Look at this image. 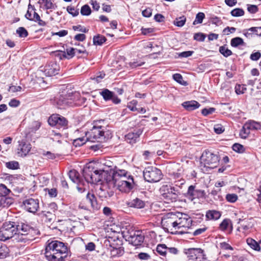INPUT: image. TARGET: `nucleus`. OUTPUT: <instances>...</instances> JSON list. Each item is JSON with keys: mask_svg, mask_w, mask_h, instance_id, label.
Segmentation results:
<instances>
[{"mask_svg": "<svg viewBox=\"0 0 261 261\" xmlns=\"http://www.w3.org/2000/svg\"><path fill=\"white\" fill-rule=\"evenodd\" d=\"M102 170L95 169L90 163L87 164L83 170V175L88 183L97 184L102 180Z\"/></svg>", "mask_w": 261, "mask_h": 261, "instance_id": "nucleus-6", "label": "nucleus"}, {"mask_svg": "<svg viewBox=\"0 0 261 261\" xmlns=\"http://www.w3.org/2000/svg\"><path fill=\"white\" fill-rule=\"evenodd\" d=\"M67 11L73 16H76L79 13V10L76 9L74 7L72 6H68L67 7Z\"/></svg>", "mask_w": 261, "mask_h": 261, "instance_id": "nucleus-53", "label": "nucleus"}, {"mask_svg": "<svg viewBox=\"0 0 261 261\" xmlns=\"http://www.w3.org/2000/svg\"><path fill=\"white\" fill-rule=\"evenodd\" d=\"M182 106L187 111H191L198 109L200 105L195 100L186 101L181 104Z\"/></svg>", "mask_w": 261, "mask_h": 261, "instance_id": "nucleus-22", "label": "nucleus"}, {"mask_svg": "<svg viewBox=\"0 0 261 261\" xmlns=\"http://www.w3.org/2000/svg\"><path fill=\"white\" fill-rule=\"evenodd\" d=\"M142 131L141 129H138L136 132H130L125 136V141L129 143L133 144L138 140Z\"/></svg>", "mask_w": 261, "mask_h": 261, "instance_id": "nucleus-20", "label": "nucleus"}, {"mask_svg": "<svg viewBox=\"0 0 261 261\" xmlns=\"http://www.w3.org/2000/svg\"><path fill=\"white\" fill-rule=\"evenodd\" d=\"M9 252V249L7 246H0V258L6 257Z\"/></svg>", "mask_w": 261, "mask_h": 261, "instance_id": "nucleus-42", "label": "nucleus"}, {"mask_svg": "<svg viewBox=\"0 0 261 261\" xmlns=\"http://www.w3.org/2000/svg\"><path fill=\"white\" fill-rule=\"evenodd\" d=\"M127 205L131 207L136 208H142L145 205V202L141 199L136 197L127 202Z\"/></svg>", "mask_w": 261, "mask_h": 261, "instance_id": "nucleus-21", "label": "nucleus"}, {"mask_svg": "<svg viewBox=\"0 0 261 261\" xmlns=\"http://www.w3.org/2000/svg\"><path fill=\"white\" fill-rule=\"evenodd\" d=\"M250 130L248 124L245 123L240 132V136L243 139L247 138L250 133Z\"/></svg>", "mask_w": 261, "mask_h": 261, "instance_id": "nucleus-32", "label": "nucleus"}, {"mask_svg": "<svg viewBox=\"0 0 261 261\" xmlns=\"http://www.w3.org/2000/svg\"><path fill=\"white\" fill-rule=\"evenodd\" d=\"M99 94L101 95L105 101L111 100L115 104L120 103L121 99L119 98L115 93L108 89H103L99 92Z\"/></svg>", "mask_w": 261, "mask_h": 261, "instance_id": "nucleus-18", "label": "nucleus"}, {"mask_svg": "<svg viewBox=\"0 0 261 261\" xmlns=\"http://www.w3.org/2000/svg\"><path fill=\"white\" fill-rule=\"evenodd\" d=\"M106 40V38L100 34L94 36L93 39V44L95 45H101Z\"/></svg>", "mask_w": 261, "mask_h": 261, "instance_id": "nucleus-28", "label": "nucleus"}, {"mask_svg": "<svg viewBox=\"0 0 261 261\" xmlns=\"http://www.w3.org/2000/svg\"><path fill=\"white\" fill-rule=\"evenodd\" d=\"M16 33L19 37L25 38L28 36L27 30L23 27H19L16 30Z\"/></svg>", "mask_w": 261, "mask_h": 261, "instance_id": "nucleus-41", "label": "nucleus"}, {"mask_svg": "<svg viewBox=\"0 0 261 261\" xmlns=\"http://www.w3.org/2000/svg\"><path fill=\"white\" fill-rule=\"evenodd\" d=\"M204 17L205 14L203 13L199 12L197 14L195 19L194 21L193 24L194 25H196V24L198 23H201Z\"/></svg>", "mask_w": 261, "mask_h": 261, "instance_id": "nucleus-44", "label": "nucleus"}, {"mask_svg": "<svg viewBox=\"0 0 261 261\" xmlns=\"http://www.w3.org/2000/svg\"><path fill=\"white\" fill-rule=\"evenodd\" d=\"M91 13L90 7L88 5H85L82 7L81 9V13L83 15L88 16Z\"/></svg>", "mask_w": 261, "mask_h": 261, "instance_id": "nucleus-45", "label": "nucleus"}, {"mask_svg": "<svg viewBox=\"0 0 261 261\" xmlns=\"http://www.w3.org/2000/svg\"><path fill=\"white\" fill-rule=\"evenodd\" d=\"M86 100V98L82 97L78 92L60 95L55 99L57 105L60 109L65 108L68 106H80L84 103Z\"/></svg>", "mask_w": 261, "mask_h": 261, "instance_id": "nucleus-3", "label": "nucleus"}, {"mask_svg": "<svg viewBox=\"0 0 261 261\" xmlns=\"http://www.w3.org/2000/svg\"><path fill=\"white\" fill-rule=\"evenodd\" d=\"M86 200L90 203L91 207L94 209L99 208L95 196L93 194L88 193L86 196Z\"/></svg>", "mask_w": 261, "mask_h": 261, "instance_id": "nucleus-26", "label": "nucleus"}, {"mask_svg": "<svg viewBox=\"0 0 261 261\" xmlns=\"http://www.w3.org/2000/svg\"><path fill=\"white\" fill-rule=\"evenodd\" d=\"M261 57V54L259 51H257L251 54L250 58L252 61H257Z\"/></svg>", "mask_w": 261, "mask_h": 261, "instance_id": "nucleus-63", "label": "nucleus"}, {"mask_svg": "<svg viewBox=\"0 0 261 261\" xmlns=\"http://www.w3.org/2000/svg\"><path fill=\"white\" fill-rule=\"evenodd\" d=\"M101 122V121L95 122L92 129L86 133L89 141L104 142L110 137V133L107 130L106 127L99 124Z\"/></svg>", "mask_w": 261, "mask_h": 261, "instance_id": "nucleus-4", "label": "nucleus"}, {"mask_svg": "<svg viewBox=\"0 0 261 261\" xmlns=\"http://www.w3.org/2000/svg\"><path fill=\"white\" fill-rule=\"evenodd\" d=\"M70 179L74 183L79 184L81 182L79 173L75 170H71L68 173Z\"/></svg>", "mask_w": 261, "mask_h": 261, "instance_id": "nucleus-27", "label": "nucleus"}, {"mask_svg": "<svg viewBox=\"0 0 261 261\" xmlns=\"http://www.w3.org/2000/svg\"><path fill=\"white\" fill-rule=\"evenodd\" d=\"M87 141H88V139H87V136H86V138L85 137L79 138L74 140L73 144L76 147L81 146L84 145Z\"/></svg>", "mask_w": 261, "mask_h": 261, "instance_id": "nucleus-40", "label": "nucleus"}, {"mask_svg": "<svg viewBox=\"0 0 261 261\" xmlns=\"http://www.w3.org/2000/svg\"><path fill=\"white\" fill-rule=\"evenodd\" d=\"M134 184L133 176L128 175V179L127 180H118L116 186L117 187L120 191L127 193L133 189Z\"/></svg>", "mask_w": 261, "mask_h": 261, "instance_id": "nucleus-14", "label": "nucleus"}, {"mask_svg": "<svg viewBox=\"0 0 261 261\" xmlns=\"http://www.w3.org/2000/svg\"><path fill=\"white\" fill-rule=\"evenodd\" d=\"M184 252L187 255L189 260L193 261H205L207 259L204 250L201 248H191L185 249Z\"/></svg>", "mask_w": 261, "mask_h": 261, "instance_id": "nucleus-11", "label": "nucleus"}, {"mask_svg": "<svg viewBox=\"0 0 261 261\" xmlns=\"http://www.w3.org/2000/svg\"><path fill=\"white\" fill-rule=\"evenodd\" d=\"M220 158L218 154L209 150H205L200 158V162L207 168L214 169L219 164Z\"/></svg>", "mask_w": 261, "mask_h": 261, "instance_id": "nucleus-8", "label": "nucleus"}, {"mask_svg": "<svg viewBox=\"0 0 261 261\" xmlns=\"http://www.w3.org/2000/svg\"><path fill=\"white\" fill-rule=\"evenodd\" d=\"M173 79L178 83L185 85L186 82L183 80L182 76L179 73H175L173 75Z\"/></svg>", "mask_w": 261, "mask_h": 261, "instance_id": "nucleus-50", "label": "nucleus"}, {"mask_svg": "<svg viewBox=\"0 0 261 261\" xmlns=\"http://www.w3.org/2000/svg\"><path fill=\"white\" fill-rule=\"evenodd\" d=\"M176 213H169L162 218L161 224L165 231L172 234L177 232Z\"/></svg>", "mask_w": 261, "mask_h": 261, "instance_id": "nucleus-7", "label": "nucleus"}, {"mask_svg": "<svg viewBox=\"0 0 261 261\" xmlns=\"http://www.w3.org/2000/svg\"><path fill=\"white\" fill-rule=\"evenodd\" d=\"M137 103V101L134 99L129 102L128 108L132 111H138V108L136 107Z\"/></svg>", "mask_w": 261, "mask_h": 261, "instance_id": "nucleus-56", "label": "nucleus"}, {"mask_svg": "<svg viewBox=\"0 0 261 261\" xmlns=\"http://www.w3.org/2000/svg\"><path fill=\"white\" fill-rule=\"evenodd\" d=\"M206 36L202 33H195L194 36V39L198 41H203Z\"/></svg>", "mask_w": 261, "mask_h": 261, "instance_id": "nucleus-55", "label": "nucleus"}, {"mask_svg": "<svg viewBox=\"0 0 261 261\" xmlns=\"http://www.w3.org/2000/svg\"><path fill=\"white\" fill-rule=\"evenodd\" d=\"M6 166L10 169L15 170L19 168V164L17 161H11L7 162Z\"/></svg>", "mask_w": 261, "mask_h": 261, "instance_id": "nucleus-47", "label": "nucleus"}, {"mask_svg": "<svg viewBox=\"0 0 261 261\" xmlns=\"http://www.w3.org/2000/svg\"><path fill=\"white\" fill-rule=\"evenodd\" d=\"M185 183V180L181 178L174 184L163 185L159 190L162 198L168 203L177 201L181 194L180 190Z\"/></svg>", "mask_w": 261, "mask_h": 261, "instance_id": "nucleus-2", "label": "nucleus"}, {"mask_svg": "<svg viewBox=\"0 0 261 261\" xmlns=\"http://www.w3.org/2000/svg\"><path fill=\"white\" fill-rule=\"evenodd\" d=\"M186 21V18L185 16H182L176 18L175 20L174 21V24L179 27H182Z\"/></svg>", "mask_w": 261, "mask_h": 261, "instance_id": "nucleus-39", "label": "nucleus"}, {"mask_svg": "<svg viewBox=\"0 0 261 261\" xmlns=\"http://www.w3.org/2000/svg\"><path fill=\"white\" fill-rule=\"evenodd\" d=\"M115 180H119V178L127 174V172L124 170H118L113 172Z\"/></svg>", "mask_w": 261, "mask_h": 261, "instance_id": "nucleus-38", "label": "nucleus"}, {"mask_svg": "<svg viewBox=\"0 0 261 261\" xmlns=\"http://www.w3.org/2000/svg\"><path fill=\"white\" fill-rule=\"evenodd\" d=\"M214 129L215 132L217 134H220L224 131V128L220 124L214 125Z\"/></svg>", "mask_w": 261, "mask_h": 261, "instance_id": "nucleus-60", "label": "nucleus"}, {"mask_svg": "<svg viewBox=\"0 0 261 261\" xmlns=\"http://www.w3.org/2000/svg\"><path fill=\"white\" fill-rule=\"evenodd\" d=\"M248 124L249 129L252 130H260L261 129V124L259 122H256L253 120H249L246 122Z\"/></svg>", "mask_w": 261, "mask_h": 261, "instance_id": "nucleus-30", "label": "nucleus"}, {"mask_svg": "<svg viewBox=\"0 0 261 261\" xmlns=\"http://www.w3.org/2000/svg\"><path fill=\"white\" fill-rule=\"evenodd\" d=\"M230 13L232 16L239 17L244 15V11L241 8H236L232 10Z\"/></svg>", "mask_w": 261, "mask_h": 261, "instance_id": "nucleus-46", "label": "nucleus"}, {"mask_svg": "<svg viewBox=\"0 0 261 261\" xmlns=\"http://www.w3.org/2000/svg\"><path fill=\"white\" fill-rule=\"evenodd\" d=\"M67 59H69L75 56V49L74 48L70 47L66 49Z\"/></svg>", "mask_w": 261, "mask_h": 261, "instance_id": "nucleus-57", "label": "nucleus"}, {"mask_svg": "<svg viewBox=\"0 0 261 261\" xmlns=\"http://www.w3.org/2000/svg\"><path fill=\"white\" fill-rule=\"evenodd\" d=\"M99 197L101 198H107L111 197L114 195V192L112 190L106 191L103 188H100L98 191Z\"/></svg>", "mask_w": 261, "mask_h": 261, "instance_id": "nucleus-29", "label": "nucleus"}, {"mask_svg": "<svg viewBox=\"0 0 261 261\" xmlns=\"http://www.w3.org/2000/svg\"><path fill=\"white\" fill-rule=\"evenodd\" d=\"M117 181V180L115 179L113 172L111 173L103 170L102 180L101 181V184L103 185V187H107L109 189L114 188L116 187Z\"/></svg>", "mask_w": 261, "mask_h": 261, "instance_id": "nucleus-15", "label": "nucleus"}, {"mask_svg": "<svg viewBox=\"0 0 261 261\" xmlns=\"http://www.w3.org/2000/svg\"><path fill=\"white\" fill-rule=\"evenodd\" d=\"M219 50V52L225 57H228L231 56L232 54V51L225 45L220 46Z\"/></svg>", "mask_w": 261, "mask_h": 261, "instance_id": "nucleus-36", "label": "nucleus"}, {"mask_svg": "<svg viewBox=\"0 0 261 261\" xmlns=\"http://www.w3.org/2000/svg\"><path fill=\"white\" fill-rule=\"evenodd\" d=\"M205 192L201 189L196 188L195 186L191 185L189 187L186 196L192 200L196 198H203L205 197Z\"/></svg>", "mask_w": 261, "mask_h": 261, "instance_id": "nucleus-17", "label": "nucleus"}, {"mask_svg": "<svg viewBox=\"0 0 261 261\" xmlns=\"http://www.w3.org/2000/svg\"><path fill=\"white\" fill-rule=\"evenodd\" d=\"M238 198V196L236 194H228L226 195V199L231 203L236 202Z\"/></svg>", "mask_w": 261, "mask_h": 261, "instance_id": "nucleus-51", "label": "nucleus"}, {"mask_svg": "<svg viewBox=\"0 0 261 261\" xmlns=\"http://www.w3.org/2000/svg\"><path fill=\"white\" fill-rule=\"evenodd\" d=\"M14 202V199L8 196H0V208L8 207Z\"/></svg>", "mask_w": 261, "mask_h": 261, "instance_id": "nucleus-23", "label": "nucleus"}, {"mask_svg": "<svg viewBox=\"0 0 261 261\" xmlns=\"http://www.w3.org/2000/svg\"><path fill=\"white\" fill-rule=\"evenodd\" d=\"M44 72L48 76L55 75L58 73V71L53 66L49 65L45 66Z\"/></svg>", "mask_w": 261, "mask_h": 261, "instance_id": "nucleus-31", "label": "nucleus"}, {"mask_svg": "<svg viewBox=\"0 0 261 261\" xmlns=\"http://www.w3.org/2000/svg\"><path fill=\"white\" fill-rule=\"evenodd\" d=\"M23 205L27 211L34 214L39 208V200L33 198H27L23 200Z\"/></svg>", "mask_w": 261, "mask_h": 261, "instance_id": "nucleus-16", "label": "nucleus"}, {"mask_svg": "<svg viewBox=\"0 0 261 261\" xmlns=\"http://www.w3.org/2000/svg\"><path fill=\"white\" fill-rule=\"evenodd\" d=\"M41 215L43 220L47 224L51 223L56 218L54 214L45 211H42L41 213Z\"/></svg>", "mask_w": 261, "mask_h": 261, "instance_id": "nucleus-24", "label": "nucleus"}, {"mask_svg": "<svg viewBox=\"0 0 261 261\" xmlns=\"http://www.w3.org/2000/svg\"><path fill=\"white\" fill-rule=\"evenodd\" d=\"M221 216V213L216 210H208L206 212L205 217L207 220H217Z\"/></svg>", "mask_w": 261, "mask_h": 261, "instance_id": "nucleus-25", "label": "nucleus"}, {"mask_svg": "<svg viewBox=\"0 0 261 261\" xmlns=\"http://www.w3.org/2000/svg\"><path fill=\"white\" fill-rule=\"evenodd\" d=\"M177 230H180L179 232H185L189 228L192 223L191 218L187 214L180 212L176 213Z\"/></svg>", "mask_w": 261, "mask_h": 261, "instance_id": "nucleus-9", "label": "nucleus"}, {"mask_svg": "<svg viewBox=\"0 0 261 261\" xmlns=\"http://www.w3.org/2000/svg\"><path fill=\"white\" fill-rule=\"evenodd\" d=\"M228 242L227 238L219 236L215 238V242L213 243L216 245H229Z\"/></svg>", "mask_w": 261, "mask_h": 261, "instance_id": "nucleus-35", "label": "nucleus"}, {"mask_svg": "<svg viewBox=\"0 0 261 261\" xmlns=\"http://www.w3.org/2000/svg\"><path fill=\"white\" fill-rule=\"evenodd\" d=\"M230 223V220L228 219H225L220 224L219 228L221 230H226Z\"/></svg>", "mask_w": 261, "mask_h": 261, "instance_id": "nucleus-49", "label": "nucleus"}, {"mask_svg": "<svg viewBox=\"0 0 261 261\" xmlns=\"http://www.w3.org/2000/svg\"><path fill=\"white\" fill-rule=\"evenodd\" d=\"M11 193L10 189L4 184H0V196H8Z\"/></svg>", "mask_w": 261, "mask_h": 261, "instance_id": "nucleus-43", "label": "nucleus"}, {"mask_svg": "<svg viewBox=\"0 0 261 261\" xmlns=\"http://www.w3.org/2000/svg\"><path fill=\"white\" fill-rule=\"evenodd\" d=\"M48 122L50 125L56 126L58 128L65 129L67 127V120L59 114L51 115L48 118Z\"/></svg>", "mask_w": 261, "mask_h": 261, "instance_id": "nucleus-12", "label": "nucleus"}, {"mask_svg": "<svg viewBox=\"0 0 261 261\" xmlns=\"http://www.w3.org/2000/svg\"><path fill=\"white\" fill-rule=\"evenodd\" d=\"M144 235L141 231H136L128 238V241L131 245H141L144 240Z\"/></svg>", "mask_w": 261, "mask_h": 261, "instance_id": "nucleus-19", "label": "nucleus"}, {"mask_svg": "<svg viewBox=\"0 0 261 261\" xmlns=\"http://www.w3.org/2000/svg\"><path fill=\"white\" fill-rule=\"evenodd\" d=\"M161 171L153 167L146 168L143 172V176L145 180L149 182H155L162 178Z\"/></svg>", "mask_w": 261, "mask_h": 261, "instance_id": "nucleus-10", "label": "nucleus"}, {"mask_svg": "<svg viewBox=\"0 0 261 261\" xmlns=\"http://www.w3.org/2000/svg\"><path fill=\"white\" fill-rule=\"evenodd\" d=\"M68 253L67 246H45V255L50 261H64Z\"/></svg>", "mask_w": 261, "mask_h": 261, "instance_id": "nucleus-5", "label": "nucleus"}, {"mask_svg": "<svg viewBox=\"0 0 261 261\" xmlns=\"http://www.w3.org/2000/svg\"><path fill=\"white\" fill-rule=\"evenodd\" d=\"M236 92L238 94H243L247 89L245 85H237L235 87Z\"/></svg>", "mask_w": 261, "mask_h": 261, "instance_id": "nucleus-52", "label": "nucleus"}, {"mask_svg": "<svg viewBox=\"0 0 261 261\" xmlns=\"http://www.w3.org/2000/svg\"><path fill=\"white\" fill-rule=\"evenodd\" d=\"M168 250L167 246H156L155 251L160 255L165 256Z\"/></svg>", "mask_w": 261, "mask_h": 261, "instance_id": "nucleus-37", "label": "nucleus"}, {"mask_svg": "<svg viewBox=\"0 0 261 261\" xmlns=\"http://www.w3.org/2000/svg\"><path fill=\"white\" fill-rule=\"evenodd\" d=\"M31 227L21 221H6L0 228V240L5 241L13 238L16 242L29 244L32 240L29 236Z\"/></svg>", "mask_w": 261, "mask_h": 261, "instance_id": "nucleus-1", "label": "nucleus"}, {"mask_svg": "<svg viewBox=\"0 0 261 261\" xmlns=\"http://www.w3.org/2000/svg\"><path fill=\"white\" fill-rule=\"evenodd\" d=\"M232 148L233 151L238 153H243L245 151L244 146L238 143H235L233 145Z\"/></svg>", "mask_w": 261, "mask_h": 261, "instance_id": "nucleus-48", "label": "nucleus"}, {"mask_svg": "<svg viewBox=\"0 0 261 261\" xmlns=\"http://www.w3.org/2000/svg\"><path fill=\"white\" fill-rule=\"evenodd\" d=\"M244 44L243 39L239 37L232 38L230 41L231 45L234 47H237L239 45H244Z\"/></svg>", "mask_w": 261, "mask_h": 261, "instance_id": "nucleus-33", "label": "nucleus"}, {"mask_svg": "<svg viewBox=\"0 0 261 261\" xmlns=\"http://www.w3.org/2000/svg\"><path fill=\"white\" fill-rule=\"evenodd\" d=\"M55 56L58 58L60 60H62L64 58H67L66 52L61 50H57L54 52Z\"/></svg>", "mask_w": 261, "mask_h": 261, "instance_id": "nucleus-54", "label": "nucleus"}, {"mask_svg": "<svg viewBox=\"0 0 261 261\" xmlns=\"http://www.w3.org/2000/svg\"><path fill=\"white\" fill-rule=\"evenodd\" d=\"M215 111V109L214 108H204L202 110L201 113L203 116H207L210 114H212Z\"/></svg>", "mask_w": 261, "mask_h": 261, "instance_id": "nucleus-58", "label": "nucleus"}, {"mask_svg": "<svg viewBox=\"0 0 261 261\" xmlns=\"http://www.w3.org/2000/svg\"><path fill=\"white\" fill-rule=\"evenodd\" d=\"M20 102L18 100L15 98L12 99L9 102V105L13 108L17 107L19 106Z\"/></svg>", "mask_w": 261, "mask_h": 261, "instance_id": "nucleus-64", "label": "nucleus"}, {"mask_svg": "<svg viewBox=\"0 0 261 261\" xmlns=\"http://www.w3.org/2000/svg\"><path fill=\"white\" fill-rule=\"evenodd\" d=\"M110 247L111 248L110 250L113 256H121L123 254L124 252L123 247H119L117 248L113 246H110Z\"/></svg>", "mask_w": 261, "mask_h": 261, "instance_id": "nucleus-34", "label": "nucleus"}, {"mask_svg": "<svg viewBox=\"0 0 261 261\" xmlns=\"http://www.w3.org/2000/svg\"><path fill=\"white\" fill-rule=\"evenodd\" d=\"M137 256L141 260H147L150 259V256L148 253L144 252L139 253Z\"/></svg>", "mask_w": 261, "mask_h": 261, "instance_id": "nucleus-61", "label": "nucleus"}, {"mask_svg": "<svg viewBox=\"0 0 261 261\" xmlns=\"http://www.w3.org/2000/svg\"><path fill=\"white\" fill-rule=\"evenodd\" d=\"M18 144L16 151V153L18 156L24 158L29 154L32 148V145L30 143L27 142L24 140H21L18 141Z\"/></svg>", "mask_w": 261, "mask_h": 261, "instance_id": "nucleus-13", "label": "nucleus"}, {"mask_svg": "<svg viewBox=\"0 0 261 261\" xmlns=\"http://www.w3.org/2000/svg\"><path fill=\"white\" fill-rule=\"evenodd\" d=\"M169 174L175 179L180 178L181 176V169H177V172H170Z\"/></svg>", "mask_w": 261, "mask_h": 261, "instance_id": "nucleus-62", "label": "nucleus"}, {"mask_svg": "<svg viewBox=\"0 0 261 261\" xmlns=\"http://www.w3.org/2000/svg\"><path fill=\"white\" fill-rule=\"evenodd\" d=\"M248 31H250L252 34H254L256 35H261V27H252L248 29Z\"/></svg>", "mask_w": 261, "mask_h": 261, "instance_id": "nucleus-59", "label": "nucleus"}]
</instances>
